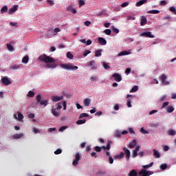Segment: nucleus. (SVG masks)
<instances>
[{"label":"nucleus","instance_id":"4","mask_svg":"<svg viewBox=\"0 0 176 176\" xmlns=\"http://www.w3.org/2000/svg\"><path fill=\"white\" fill-rule=\"evenodd\" d=\"M152 174H153V171H148L146 169H142L139 172V175L140 176H150L152 175Z\"/></svg>","mask_w":176,"mask_h":176},{"label":"nucleus","instance_id":"45","mask_svg":"<svg viewBox=\"0 0 176 176\" xmlns=\"http://www.w3.org/2000/svg\"><path fill=\"white\" fill-rule=\"evenodd\" d=\"M169 10L170 12H172L173 13H175V14H176V9L175 7L174 6H171L169 8Z\"/></svg>","mask_w":176,"mask_h":176},{"label":"nucleus","instance_id":"55","mask_svg":"<svg viewBox=\"0 0 176 176\" xmlns=\"http://www.w3.org/2000/svg\"><path fill=\"white\" fill-rule=\"evenodd\" d=\"M60 31L61 30L59 28H56L52 32L53 34H57V32H60Z\"/></svg>","mask_w":176,"mask_h":176},{"label":"nucleus","instance_id":"13","mask_svg":"<svg viewBox=\"0 0 176 176\" xmlns=\"http://www.w3.org/2000/svg\"><path fill=\"white\" fill-rule=\"evenodd\" d=\"M98 43L102 46H105V45H107V40H105V38H104L102 37H99L98 38Z\"/></svg>","mask_w":176,"mask_h":176},{"label":"nucleus","instance_id":"17","mask_svg":"<svg viewBox=\"0 0 176 176\" xmlns=\"http://www.w3.org/2000/svg\"><path fill=\"white\" fill-rule=\"evenodd\" d=\"M23 136H24V134L23 133H15L14 135H12V138H14V140H19Z\"/></svg>","mask_w":176,"mask_h":176},{"label":"nucleus","instance_id":"63","mask_svg":"<svg viewBox=\"0 0 176 176\" xmlns=\"http://www.w3.org/2000/svg\"><path fill=\"white\" fill-rule=\"evenodd\" d=\"M63 111H65V109H67V102L66 101L63 102Z\"/></svg>","mask_w":176,"mask_h":176},{"label":"nucleus","instance_id":"37","mask_svg":"<svg viewBox=\"0 0 176 176\" xmlns=\"http://www.w3.org/2000/svg\"><path fill=\"white\" fill-rule=\"evenodd\" d=\"M21 67V65H14L13 66L11 67V69H19Z\"/></svg>","mask_w":176,"mask_h":176},{"label":"nucleus","instance_id":"26","mask_svg":"<svg viewBox=\"0 0 176 176\" xmlns=\"http://www.w3.org/2000/svg\"><path fill=\"white\" fill-rule=\"evenodd\" d=\"M148 13H150L151 14H158V13H160V11L159 10H149Z\"/></svg>","mask_w":176,"mask_h":176},{"label":"nucleus","instance_id":"35","mask_svg":"<svg viewBox=\"0 0 176 176\" xmlns=\"http://www.w3.org/2000/svg\"><path fill=\"white\" fill-rule=\"evenodd\" d=\"M152 166H153V162H151V163H150V164H148V165H144V166H142V168H144V170H146V169H148V168L152 167Z\"/></svg>","mask_w":176,"mask_h":176},{"label":"nucleus","instance_id":"14","mask_svg":"<svg viewBox=\"0 0 176 176\" xmlns=\"http://www.w3.org/2000/svg\"><path fill=\"white\" fill-rule=\"evenodd\" d=\"M89 67H91V69H97V65L96 64V61L91 60L89 62Z\"/></svg>","mask_w":176,"mask_h":176},{"label":"nucleus","instance_id":"53","mask_svg":"<svg viewBox=\"0 0 176 176\" xmlns=\"http://www.w3.org/2000/svg\"><path fill=\"white\" fill-rule=\"evenodd\" d=\"M140 133H142V134H149V132H148L146 130H144V128H141Z\"/></svg>","mask_w":176,"mask_h":176},{"label":"nucleus","instance_id":"36","mask_svg":"<svg viewBox=\"0 0 176 176\" xmlns=\"http://www.w3.org/2000/svg\"><path fill=\"white\" fill-rule=\"evenodd\" d=\"M83 118H89V114L86 113H81L79 116V119H83Z\"/></svg>","mask_w":176,"mask_h":176},{"label":"nucleus","instance_id":"62","mask_svg":"<svg viewBox=\"0 0 176 176\" xmlns=\"http://www.w3.org/2000/svg\"><path fill=\"white\" fill-rule=\"evenodd\" d=\"M126 6H129V2H124L121 4V8H126Z\"/></svg>","mask_w":176,"mask_h":176},{"label":"nucleus","instance_id":"10","mask_svg":"<svg viewBox=\"0 0 176 176\" xmlns=\"http://www.w3.org/2000/svg\"><path fill=\"white\" fill-rule=\"evenodd\" d=\"M113 78H114V80H116V82H121L122 80V75L118 74V73H114L112 75Z\"/></svg>","mask_w":176,"mask_h":176},{"label":"nucleus","instance_id":"23","mask_svg":"<svg viewBox=\"0 0 176 176\" xmlns=\"http://www.w3.org/2000/svg\"><path fill=\"white\" fill-rule=\"evenodd\" d=\"M101 65H102L104 69H111V66L108 65V63L105 62H102Z\"/></svg>","mask_w":176,"mask_h":176},{"label":"nucleus","instance_id":"7","mask_svg":"<svg viewBox=\"0 0 176 176\" xmlns=\"http://www.w3.org/2000/svg\"><path fill=\"white\" fill-rule=\"evenodd\" d=\"M122 151L124 152L125 157H126V160H130V156L131 155V153H130V150H129L126 147H124L122 148Z\"/></svg>","mask_w":176,"mask_h":176},{"label":"nucleus","instance_id":"54","mask_svg":"<svg viewBox=\"0 0 176 176\" xmlns=\"http://www.w3.org/2000/svg\"><path fill=\"white\" fill-rule=\"evenodd\" d=\"M94 151H96V152H101V147L96 146L94 147Z\"/></svg>","mask_w":176,"mask_h":176},{"label":"nucleus","instance_id":"48","mask_svg":"<svg viewBox=\"0 0 176 176\" xmlns=\"http://www.w3.org/2000/svg\"><path fill=\"white\" fill-rule=\"evenodd\" d=\"M66 129H68V126H63L59 129L58 131L63 132L64 131V130H66Z\"/></svg>","mask_w":176,"mask_h":176},{"label":"nucleus","instance_id":"8","mask_svg":"<svg viewBox=\"0 0 176 176\" xmlns=\"http://www.w3.org/2000/svg\"><path fill=\"white\" fill-rule=\"evenodd\" d=\"M81 157H80V154L79 153H77L76 154V157L75 160L73 161V166H76L77 164H78L79 163V160H80Z\"/></svg>","mask_w":176,"mask_h":176},{"label":"nucleus","instance_id":"64","mask_svg":"<svg viewBox=\"0 0 176 176\" xmlns=\"http://www.w3.org/2000/svg\"><path fill=\"white\" fill-rule=\"evenodd\" d=\"M32 131L34 133V134H38V133H39V129L34 127L33 128Z\"/></svg>","mask_w":176,"mask_h":176},{"label":"nucleus","instance_id":"5","mask_svg":"<svg viewBox=\"0 0 176 176\" xmlns=\"http://www.w3.org/2000/svg\"><path fill=\"white\" fill-rule=\"evenodd\" d=\"M167 79V76L166 74H162V76H160V80L162 82V85L164 86H167L170 85V82L166 80Z\"/></svg>","mask_w":176,"mask_h":176},{"label":"nucleus","instance_id":"46","mask_svg":"<svg viewBox=\"0 0 176 176\" xmlns=\"http://www.w3.org/2000/svg\"><path fill=\"white\" fill-rule=\"evenodd\" d=\"M160 168L161 170H166V168H167V164H162V165H160Z\"/></svg>","mask_w":176,"mask_h":176},{"label":"nucleus","instance_id":"3","mask_svg":"<svg viewBox=\"0 0 176 176\" xmlns=\"http://www.w3.org/2000/svg\"><path fill=\"white\" fill-rule=\"evenodd\" d=\"M60 68H63V69H67V71H76L78 69V66H74L71 63L67 64H60Z\"/></svg>","mask_w":176,"mask_h":176},{"label":"nucleus","instance_id":"25","mask_svg":"<svg viewBox=\"0 0 176 176\" xmlns=\"http://www.w3.org/2000/svg\"><path fill=\"white\" fill-rule=\"evenodd\" d=\"M67 11L68 12H71L74 14L78 13V11L75 8H74L72 7H69L68 9H67Z\"/></svg>","mask_w":176,"mask_h":176},{"label":"nucleus","instance_id":"42","mask_svg":"<svg viewBox=\"0 0 176 176\" xmlns=\"http://www.w3.org/2000/svg\"><path fill=\"white\" fill-rule=\"evenodd\" d=\"M111 30L115 34H119V29L115 28V26H112Z\"/></svg>","mask_w":176,"mask_h":176},{"label":"nucleus","instance_id":"39","mask_svg":"<svg viewBox=\"0 0 176 176\" xmlns=\"http://www.w3.org/2000/svg\"><path fill=\"white\" fill-rule=\"evenodd\" d=\"M111 144H112L111 141H109L107 144L106 146V151H110L111 150Z\"/></svg>","mask_w":176,"mask_h":176},{"label":"nucleus","instance_id":"41","mask_svg":"<svg viewBox=\"0 0 176 176\" xmlns=\"http://www.w3.org/2000/svg\"><path fill=\"white\" fill-rule=\"evenodd\" d=\"M67 58H69L70 60H74V55L71 54V52L67 53Z\"/></svg>","mask_w":176,"mask_h":176},{"label":"nucleus","instance_id":"31","mask_svg":"<svg viewBox=\"0 0 176 176\" xmlns=\"http://www.w3.org/2000/svg\"><path fill=\"white\" fill-rule=\"evenodd\" d=\"M49 102V100H43L41 102H40L39 105H44V107H46Z\"/></svg>","mask_w":176,"mask_h":176},{"label":"nucleus","instance_id":"6","mask_svg":"<svg viewBox=\"0 0 176 176\" xmlns=\"http://www.w3.org/2000/svg\"><path fill=\"white\" fill-rule=\"evenodd\" d=\"M139 36H144V38H155V35L151 32H144L139 34Z\"/></svg>","mask_w":176,"mask_h":176},{"label":"nucleus","instance_id":"21","mask_svg":"<svg viewBox=\"0 0 176 176\" xmlns=\"http://www.w3.org/2000/svg\"><path fill=\"white\" fill-rule=\"evenodd\" d=\"M8 10H9V8H8V6H3L0 10L1 14H3V13H6V12H8Z\"/></svg>","mask_w":176,"mask_h":176},{"label":"nucleus","instance_id":"19","mask_svg":"<svg viewBox=\"0 0 176 176\" xmlns=\"http://www.w3.org/2000/svg\"><path fill=\"white\" fill-rule=\"evenodd\" d=\"M146 2H148V0H140L136 3L135 6H138V7L141 6L144 3H146Z\"/></svg>","mask_w":176,"mask_h":176},{"label":"nucleus","instance_id":"50","mask_svg":"<svg viewBox=\"0 0 176 176\" xmlns=\"http://www.w3.org/2000/svg\"><path fill=\"white\" fill-rule=\"evenodd\" d=\"M47 3L50 5V6H53V5H54V1H53V0H47Z\"/></svg>","mask_w":176,"mask_h":176},{"label":"nucleus","instance_id":"57","mask_svg":"<svg viewBox=\"0 0 176 176\" xmlns=\"http://www.w3.org/2000/svg\"><path fill=\"white\" fill-rule=\"evenodd\" d=\"M41 100H42V96H41V94L37 95L36 101H38V102H41Z\"/></svg>","mask_w":176,"mask_h":176},{"label":"nucleus","instance_id":"18","mask_svg":"<svg viewBox=\"0 0 176 176\" xmlns=\"http://www.w3.org/2000/svg\"><path fill=\"white\" fill-rule=\"evenodd\" d=\"M17 8H19V6H14V7H12L11 8H10L9 14H13V13H14V12L17 10Z\"/></svg>","mask_w":176,"mask_h":176},{"label":"nucleus","instance_id":"27","mask_svg":"<svg viewBox=\"0 0 176 176\" xmlns=\"http://www.w3.org/2000/svg\"><path fill=\"white\" fill-rule=\"evenodd\" d=\"M146 24V16H142L140 25H145Z\"/></svg>","mask_w":176,"mask_h":176},{"label":"nucleus","instance_id":"32","mask_svg":"<svg viewBox=\"0 0 176 176\" xmlns=\"http://www.w3.org/2000/svg\"><path fill=\"white\" fill-rule=\"evenodd\" d=\"M7 49L10 52H13V50H14V48L13 47V45L12 44H7Z\"/></svg>","mask_w":176,"mask_h":176},{"label":"nucleus","instance_id":"49","mask_svg":"<svg viewBox=\"0 0 176 176\" xmlns=\"http://www.w3.org/2000/svg\"><path fill=\"white\" fill-rule=\"evenodd\" d=\"M62 152H63V151L61 150V148H58L56 151H54V154L60 155V153H61Z\"/></svg>","mask_w":176,"mask_h":176},{"label":"nucleus","instance_id":"12","mask_svg":"<svg viewBox=\"0 0 176 176\" xmlns=\"http://www.w3.org/2000/svg\"><path fill=\"white\" fill-rule=\"evenodd\" d=\"M64 99V96H54L52 97V100L54 102H58V101H61V100Z\"/></svg>","mask_w":176,"mask_h":176},{"label":"nucleus","instance_id":"2","mask_svg":"<svg viewBox=\"0 0 176 176\" xmlns=\"http://www.w3.org/2000/svg\"><path fill=\"white\" fill-rule=\"evenodd\" d=\"M62 108H63V106H61V103L58 102L56 104V108L52 109V115H54V116H55L56 118H60V116L61 115V113H60L58 112V111H60V109H62Z\"/></svg>","mask_w":176,"mask_h":176},{"label":"nucleus","instance_id":"38","mask_svg":"<svg viewBox=\"0 0 176 176\" xmlns=\"http://www.w3.org/2000/svg\"><path fill=\"white\" fill-rule=\"evenodd\" d=\"M135 91H138V86L135 85L132 89L130 91V93H135Z\"/></svg>","mask_w":176,"mask_h":176},{"label":"nucleus","instance_id":"24","mask_svg":"<svg viewBox=\"0 0 176 176\" xmlns=\"http://www.w3.org/2000/svg\"><path fill=\"white\" fill-rule=\"evenodd\" d=\"M28 61H30V58L28 56H25L22 59V63L23 64H28Z\"/></svg>","mask_w":176,"mask_h":176},{"label":"nucleus","instance_id":"43","mask_svg":"<svg viewBox=\"0 0 176 176\" xmlns=\"http://www.w3.org/2000/svg\"><path fill=\"white\" fill-rule=\"evenodd\" d=\"M104 32L106 35H111L112 31L111 30V29H106L104 30Z\"/></svg>","mask_w":176,"mask_h":176},{"label":"nucleus","instance_id":"22","mask_svg":"<svg viewBox=\"0 0 176 176\" xmlns=\"http://www.w3.org/2000/svg\"><path fill=\"white\" fill-rule=\"evenodd\" d=\"M138 173L135 169L132 170L128 175V176H137Z\"/></svg>","mask_w":176,"mask_h":176},{"label":"nucleus","instance_id":"51","mask_svg":"<svg viewBox=\"0 0 176 176\" xmlns=\"http://www.w3.org/2000/svg\"><path fill=\"white\" fill-rule=\"evenodd\" d=\"M91 52L90 50H85L83 53L84 57H86L88 54H90Z\"/></svg>","mask_w":176,"mask_h":176},{"label":"nucleus","instance_id":"20","mask_svg":"<svg viewBox=\"0 0 176 176\" xmlns=\"http://www.w3.org/2000/svg\"><path fill=\"white\" fill-rule=\"evenodd\" d=\"M90 102H91V100H90V98H85L83 101L85 107H89V105H90Z\"/></svg>","mask_w":176,"mask_h":176},{"label":"nucleus","instance_id":"11","mask_svg":"<svg viewBox=\"0 0 176 176\" xmlns=\"http://www.w3.org/2000/svg\"><path fill=\"white\" fill-rule=\"evenodd\" d=\"M2 83L5 85L6 86H9V85H11L12 81L8 78V77L5 76L3 78H1Z\"/></svg>","mask_w":176,"mask_h":176},{"label":"nucleus","instance_id":"56","mask_svg":"<svg viewBox=\"0 0 176 176\" xmlns=\"http://www.w3.org/2000/svg\"><path fill=\"white\" fill-rule=\"evenodd\" d=\"M160 6H166L167 5V1H161L160 3Z\"/></svg>","mask_w":176,"mask_h":176},{"label":"nucleus","instance_id":"16","mask_svg":"<svg viewBox=\"0 0 176 176\" xmlns=\"http://www.w3.org/2000/svg\"><path fill=\"white\" fill-rule=\"evenodd\" d=\"M166 112H168V113H171L172 112H174V107L173 106H167L166 108H165Z\"/></svg>","mask_w":176,"mask_h":176},{"label":"nucleus","instance_id":"29","mask_svg":"<svg viewBox=\"0 0 176 176\" xmlns=\"http://www.w3.org/2000/svg\"><path fill=\"white\" fill-rule=\"evenodd\" d=\"M102 52V50H96L95 52V57H100V56L102 55V54H101Z\"/></svg>","mask_w":176,"mask_h":176},{"label":"nucleus","instance_id":"52","mask_svg":"<svg viewBox=\"0 0 176 176\" xmlns=\"http://www.w3.org/2000/svg\"><path fill=\"white\" fill-rule=\"evenodd\" d=\"M126 105L128 108H131V100H130V99L126 100Z\"/></svg>","mask_w":176,"mask_h":176},{"label":"nucleus","instance_id":"60","mask_svg":"<svg viewBox=\"0 0 176 176\" xmlns=\"http://www.w3.org/2000/svg\"><path fill=\"white\" fill-rule=\"evenodd\" d=\"M121 135H122V133H120V131H118L116 132V137H117V138H120Z\"/></svg>","mask_w":176,"mask_h":176},{"label":"nucleus","instance_id":"28","mask_svg":"<svg viewBox=\"0 0 176 176\" xmlns=\"http://www.w3.org/2000/svg\"><path fill=\"white\" fill-rule=\"evenodd\" d=\"M153 156H155V157H156L157 159H159V157H160V153H159V151L153 149Z\"/></svg>","mask_w":176,"mask_h":176},{"label":"nucleus","instance_id":"33","mask_svg":"<svg viewBox=\"0 0 176 176\" xmlns=\"http://www.w3.org/2000/svg\"><path fill=\"white\" fill-rule=\"evenodd\" d=\"M85 123H86V119L78 120L76 121V124H85Z\"/></svg>","mask_w":176,"mask_h":176},{"label":"nucleus","instance_id":"1","mask_svg":"<svg viewBox=\"0 0 176 176\" xmlns=\"http://www.w3.org/2000/svg\"><path fill=\"white\" fill-rule=\"evenodd\" d=\"M38 60L47 64L45 67L47 68H57V65L53 63H56V60L52 57H50L46 54L39 56Z\"/></svg>","mask_w":176,"mask_h":176},{"label":"nucleus","instance_id":"47","mask_svg":"<svg viewBox=\"0 0 176 176\" xmlns=\"http://www.w3.org/2000/svg\"><path fill=\"white\" fill-rule=\"evenodd\" d=\"M168 134H169V135H175L176 132H175V131L171 129V130H169Z\"/></svg>","mask_w":176,"mask_h":176},{"label":"nucleus","instance_id":"9","mask_svg":"<svg viewBox=\"0 0 176 176\" xmlns=\"http://www.w3.org/2000/svg\"><path fill=\"white\" fill-rule=\"evenodd\" d=\"M45 35H46V36H47V38H52V36H54V35H56V34H55V33H53V28H50L47 30V31Z\"/></svg>","mask_w":176,"mask_h":176},{"label":"nucleus","instance_id":"30","mask_svg":"<svg viewBox=\"0 0 176 176\" xmlns=\"http://www.w3.org/2000/svg\"><path fill=\"white\" fill-rule=\"evenodd\" d=\"M130 53L127 51H122L120 54H118V56L121 57L122 56H128Z\"/></svg>","mask_w":176,"mask_h":176},{"label":"nucleus","instance_id":"58","mask_svg":"<svg viewBox=\"0 0 176 176\" xmlns=\"http://www.w3.org/2000/svg\"><path fill=\"white\" fill-rule=\"evenodd\" d=\"M98 78L97 76H91L90 77V81L91 82H96V80H97Z\"/></svg>","mask_w":176,"mask_h":176},{"label":"nucleus","instance_id":"40","mask_svg":"<svg viewBox=\"0 0 176 176\" xmlns=\"http://www.w3.org/2000/svg\"><path fill=\"white\" fill-rule=\"evenodd\" d=\"M18 119L19 120L21 121L23 120V119H24V116H23V114L20 112L18 111Z\"/></svg>","mask_w":176,"mask_h":176},{"label":"nucleus","instance_id":"61","mask_svg":"<svg viewBox=\"0 0 176 176\" xmlns=\"http://www.w3.org/2000/svg\"><path fill=\"white\" fill-rule=\"evenodd\" d=\"M85 1L83 0H80L79 1V8H81V6H83V5H85Z\"/></svg>","mask_w":176,"mask_h":176},{"label":"nucleus","instance_id":"59","mask_svg":"<svg viewBox=\"0 0 176 176\" xmlns=\"http://www.w3.org/2000/svg\"><path fill=\"white\" fill-rule=\"evenodd\" d=\"M132 156H133V157H137V156H138V153L133 150L132 152Z\"/></svg>","mask_w":176,"mask_h":176},{"label":"nucleus","instance_id":"15","mask_svg":"<svg viewBox=\"0 0 176 176\" xmlns=\"http://www.w3.org/2000/svg\"><path fill=\"white\" fill-rule=\"evenodd\" d=\"M137 146V140H133L129 144V148L131 149H133V148H135Z\"/></svg>","mask_w":176,"mask_h":176},{"label":"nucleus","instance_id":"44","mask_svg":"<svg viewBox=\"0 0 176 176\" xmlns=\"http://www.w3.org/2000/svg\"><path fill=\"white\" fill-rule=\"evenodd\" d=\"M34 96H35V93L32 91H30L28 94V97L32 98Z\"/></svg>","mask_w":176,"mask_h":176},{"label":"nucleus","instance_id":"34","mask_svg":"<svg viewBox=\"0 0 176 176\" xmlns=\"http://www.w3.org/2000/svg\"><path fill=\"white\" fill-rule=\"evenodd\" d=\"M123 157H124V153L123 152H121L120 155L116 156V159H123Z\"/></svg>","mask_w":176,"mask_h":176}]
</instances>
